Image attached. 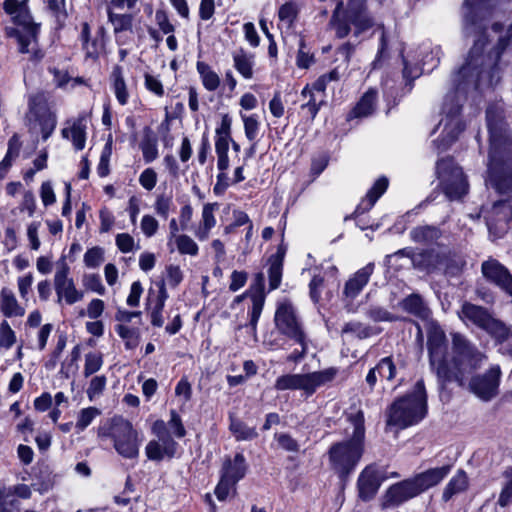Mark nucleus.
<instances>
[{
    "label": "nucleus",
    "instance_id": "f257e3e1",
    "mask_svg": "<svg viewBox=\"0 0 512 512\" xmlns=\"http://www.w3.org/2000/svg\"><path fill=\"white\" fill-rule=\"evenodd\" d=\"M489 0H465L463 15L464 35L475 36L466 62L453 75L455 91L448 93L444 99L442 112L445 115L444 128L439 138L433 141V148L440 154L446 151L464 131L465 124L460 118L466 94L471 90H483L497 85L501 79L499 61L503 52L512 44V24L505 35H501L503 25L494 23L491 30L497 36V42L490 46V35L482 22V12Z\"/></svg>",
    "mask_w": 512,
    "mask_h": 512
},
{
    "label": "nucleus",
    "instance_id": "f03ea898",
    "mask_svg": "<svg viewBox=\"0 0 512 512\" xmlns=\"http://www.w3.org/2000/svg\"><path fill=\"white\" fill-rule=\"evenodd\" d=\"M489 154L486 183L499 194H512V129L506 121L501 102L486 109Z\"/></svg>",
    "mask_w": 512,
    "mask_h": 512
},
{
    "label": "nucleus",
    "instance_id": "7ed1b4c3",
    "mask_svg": "<svg viewBox=\"0 0 512 512\" xmlns=\"http://www.w3.org/2000/svg\"><path fill=\"white\" fill-rule=\"evenodd\" d=\"M451 340L452 358L444 365L446 375L437 377L441 388L451 382H456L461 387L465 386L469 377L487 360L486 354L465 335L459 332L451 333Z\"/></svg>",
    "mask_w": 512,
    "mask_h": 512
},
{
    "label": "nucleus",
    "instance_id": "20e7f679",
    "mask_svg": "<svg viewBox=\"0 0 512 512\" xmlns=\"http://www.w3.org/2000/svg\"><path fill=\"white\" fill-rule=\"evenodd\" d=\"M353 431L347 440L334 443L328 451L331 468L345 483L356 469L365 450V419L359 410L348 417Z\"/></svg>",
    "mask_w": 512,
    "mask_h": 512
},
{
    "label": "nucleus",
    "instance_id": "39448f33",
    "mask_svg": "<svg viewBox=\"0 0 512 512\" xmlns=\"http://www.w3.org/2000/svg\"><path fill=\"white\" fill-rule=\"evenodd\" d=\"M427 414V393L423 379L418 380L410 393L396 399L387 410V426L400 429L419 423Z\"/></svg>",
    "mask_w": 512,
    "mask_h": 512
},
{
    "label": "nucleus",
    "instance_id": "423d86ee",
    "mask_svg": "<svg viewBox=\"0 0 512 512\" xmlns=\"http://www.w3.org/2000/svg\"><path fill=\"white\" fill-rule=\"evenodd\" d=\"M338 38H345L351 32L350 25L354 26V35L357 37L375 25V20L369 13L365 0H349L346 8L340 1L333 11L330 19Z\"/></svg>",
    "mask_w": 512,
    "mask_h": 512
},
{
    "label": "nucleus",
    "instance_id": "0eeeda50",
    "mask_svg": "<svg viewBox=\"0 0 512 512\" xmlns=\"http://www.w3.org/2000/svg\"><path fill=\"white\" fill-rule=\"evenodd\" d=\"M4 11L12 17L13 22L22 27V30L11 28L7 31L11 37H16L21 53H30L34 47L30 45L36 43L38 26L33 22L28 8V0H5L3 2Z\"/></svg>",
    "mask_w": 512,
    "mask_h": 512
},
{
    "label": "nucleus",
    "instance_id": "6e6552de",
    "mask_svg": "<svg viewBox=\"0 0 512 512\" xmlns=\"http://www.w3.org/2000/svg\"><path fill=\"white\" fill-rule=\"evenodd\" d=\"M98 436L112 439L115 450L124 458L133 459L139 454L137 431L122 417H114L109 424L99 427Z\"/></svg>",
    "mask_w": 512,
    "mask_h": 512
},
{
    "label": "nucleus",
    "instance_id": "1a4fd4ad",
    "mask_svg": "<svg viewBox=\"0 0 512 512\" xmlns=\"http://www.w3.org/2000/svg\"><path fill=\"white\" fill-rule=\"evenodd\" d=\"M436 173L443 192L450 200L462 198L468 192V182L461 167L456 165L453 158L439 159L436 163Z\"/></svg>",
    "mask_w": 512,
    "mask_h": 512
},
{
    "label": "nucleus",
    "instance_id": "9d476101",
    "mask_svg": "<svg viewBox=\"0 0 512 512\" xmlns=\"http://www.w3.org/2000/svg\"><path fill=\"white\" fill-rule=\"evenodd\" d=\"M274 321L279 332L301 345V354H305L306 336L294 306L288 301L280 303L276 309Z\"/></svg>",
    "mask_w": 512,
    "mask_h": 512
},
{
    "label": "nucleus",
    "instance_id": "9b49d317",
    "mask_svg": "<svg viewBox=\"0 0 512 512\" xmlns=\"http://www.w3.org/2000/svg\"><path fill=\"white\" fill-rule=\"evenodd\" d=\"M427 348L429 363L437 377H444V365L447 361V338L444 330L436 322H430L427 328Z\"/></svg>",
    "mask_w": 512,
    "mask_h": 512
},
{
    "label": "nucleus",
    "instance_id": "f8f14e48",
    "mask_svg": "<svg viewBox=\"0 0 512 512\" xmlns=\"http://www.w3.org/2000/svg\"><path fill=\"white\" fill-rule=\"evenodd\" d=\"M151 430L157 439L149 441L146 445L145 453L147 458L156 462H160L165 458H174L178 444L169 433L166 422L161 419L156 420Z\"/></svg>",
    "mask_w": 512,
    "mask_h": 512
},
{
    "label": "nucleus",
    "instance_id": "ddd939ff",
    "mask_svg": "<svg viewBox=\"0 0 512 512\" xmlns=\"http://www.w3.org/2000/svg\"><path fill=\"white\" fill-rule=\"evenodd\" d=\"M501 374L500 366L493 365L483 374L470 376L468 379L469 391L482 401L492 400L499 393Z\"/></svg>",
    "mask_w": 512,
    "mask_h": 512
},
{
    "label": "nucleus",
    "instance_id": "4468645a",
    "mask_svg": "<svg viewBox=\"0 0 512 512\" xmlns=\"http://www.w3.org/2000/svg\"><path fill=\"white\" fill-rule=\"evenodd\" d=\"M70 267L65 257H61L57 262V270L54 275V288L57 294V302L64 301L72 305L83 298V293L75 287L74 281L69 277Z\"/></svg>",
    "mask_w": 512,
    "mask_h": 512
},
{
    "label": "nucleus",
    "instance_id": "2eb2a0df",
    "mask_svg": "<svg viewBox=\"0 0 512 512\" xmlns=\"http://www.w3.org/2000/svg\"><path fill=\"white\" fill-rule=\"evenodd\" d=\"M486 225L490 234L497 238L502 237L510 229L512 222V206L506 200H500L493 204L485 215Z\"/></svg>",
    "mask_w": 512,
    "mask_h": 512
},
{
    "label": "nucleus",
    "instance_id": "dca6fc26",
    "mask_svg": "<svg viewBox=\"0 0 512 512\" xmlns=\"http://www.w3.org/2000/svg\"><path fill=\"white\" fill-rule=\"evenodd\" d=\"M484 279L512 297V274L509 269L497 259L489 257L481 264Z\"/></svg>",
    "mask_w": 512,
    "mask_h": 512
},
{
    "label": "nucleus",
    "instance_id": "f3484780",
    "mask_svg": "<svg viewBox=\"0 0 512 512\" xmlns=\"http://www.w3.org/2000/svg\"><path fill=\"white\" fill-rule=\"evenodd\" d=\"M383 481L382 472L375 465L366 466L357 480L358 496L362 501H370L377 494Z\"/></svg>",
    "mask_w": 512,
    "mask_h": 512
},
{
    "label": "nucleus",
    "instance_id": "a211bd4d",
    "mask_svg": "<svg viewBox=\"0 0 512 512\" xmlns=\"http://www.w3.org/2000/svg\"><path fill=\"white\" fill-rule=\"evenodd\" d=\"M255 288L253 291H246L242 295L237 296L234 299L235 303H240L246 296H250L252 301V308L249 312L250 322L249 326L253 332V335L256 336L257 323L260 318V315L263 310L264 302H265V294L263 292L264 286V276L262 273H258L255 278Z\"/></svg>",
    "mask_w": 512,
    "mask_h": 512
},
{
    "label": "nucleus",
    "instance_id": "6ab92c4d",
    "mask_svg": "<svg viewBox=\"0 0 512 512\" xmlns=\"http://www.w3.org/2000/svg\"><path fill=\"white\" fill-rule=\"evenodd\" d=\"M459 317L465 323H471L479 329L487 332L498 318L485 307L470 302H464L459 312Z\"/></svg>",
    "mask_w": 512,
    "mask_h": 512
},
{
    "label": "nucleus",
    "instance_id": "aec40b11",
    "mask_svg": "<svg viewBox=\"0 0 512 512\" xmlns=\"http://www.w3.org/2000/svg\"><path fill=\"white\" fill-rule=\"evenodd\" d=\"M417 496L418 493L416 492L410 478H408L391 485L387 489L383 497V507H398L401 504Z\"/></svg>",
    "mask_w": 512,
    "mask_h": 512
},
{
    "label": "nucleus",
    "instance_id": "412c9836",
    "mask_svg": "<svg viewBox=\"0 0 512 512\" xmlns=\"http://www.w3.org/2000/svg\"><path fill=\"white\" fill-rule=\"evenodd\" d=\"M451 471L450 465L427 469L410 477L418 495L441 483Z\"/></svg>",
    "mask_w": 512,
    "mask_h": 512
},
{
    "label": "nucleus",
    "instance_id": "4be33fe9",
    "mask_svg": "<svg viewBox=\"0 0 512 512\" xmlns=\"http://www.w3.org/2000/svg\"><path fill=\"white\" fill-rule=\"evenodd\" d=\"M377 374L381 380L392 382L396 379L397 368L393 356H386L381 358L378 363L372 367L365 378L370 391H373L377 383Z\"/></svg>",
    "mask_w": 512,
    "mask_h": 512
},
{
    "label": "nucleus",
    "instance_id": "5701e85b",
    "mask_svg": "<svg viewBox=\"0 0 512 512\" xmlns=\"http://www.w3.org/2000/svg\"><path fill=\"white\" fill-rule=\"evenodd\" d=\"M498 346V352L512 358V327L500 319L486 332Z\"/></svg>",
    "mask_w": 512,
    "mask_h": 512
},
{
    "label": "nucleus",
    "instance_id": "b1692460",
    "mask_svg": "<svg viewBox=\"0 0 512 512\" xmlns=\"http://www.w3.org/2000/svg\"><path fill=\"white\" fill-rule=\"evenodd\" d=\"M104 27H99L96 34L91 38L90 26L87 22L82 24V30L80 33V41L82 48L86 52V56L89 58L96 59L99 53L104 48Z\"/></svg>",
    "mask_w": 512,
    "mask_h": 512
},
{
    "label": "nucleus",
    "instance_id": "393cba45",
    "mask_svg": "<svg viewBox=\"0 0 512 512\" xmlns=\"http://www.w3.org/2000/svg\"><path fill=\"white\" fill-rule=\"evenodd\" d=\"M374 271V263H368L350 277L344 286L343 295L351 300L355 299L369 282Z\"/></svg>",
    "mask_w": 512,
    "mask_h": 512
},
{
    "label": "nucleus",
    "instance_id": "a878e982",
    "mask_svg": "<svg viewBox=\"0 0 512 512\" xmlns=\"http://www.w3.org/2000/svg\"><path fill=\"white\" fill-rule=\"evenodd\" d=\"M412 266L426 273H432L440 268L441 252L435 249H425L418 253L411 254Z\"/></svg>",
    "mask_w": 512,
    "mask_h": 512
},
{
    "label": "nucleus",
    "instance_id": "bb28decb",
    "mask_svg": "<svg viewBox=\"0 0 512 512\" xmlns=\"http://www.w3.org/2000/svg\"><path fill=\"white\" fill-rule=\"evenodd\" d=\"M401 309L408 314L421 320H427L431 315V310L423 297L418 293H412L399 302Z\"/></svg>",
    "mask_w": 512,
    "mask_h": 512
},
{
    "label": "nucleus",
    "instance_id": "cd10ccee",
    "mask_svg": "<svg viewBox=\"0 0 512 512\" xmlns=\"http://www.w3.org/2000/svg\"><path fill=\"white\" fill-rule=\"evenodd\" d=\"M247 464L245 457L242 453H237L234 459L226 458L221 469V476L230 481V483H237L246 474Z\"/></svg>",
    "mask_w": 512,
    "mask_h": 512
},
{
    "label": "nucleus",
    "instance_id": "c85d7f7f",
    "mask_svg": "<svg viewBox=\"0 0 512 512\" xmlns=\"http://www.w3.org/2000/svg\"><path fill=\"white\" fill-rule=\"evenodd\" d=\"M466 266L464 256L455 251H442L440 268H443L444 274L447 277L459 276Z\"/></svg>",
    "mask_w": 512,
    "mask_h": 512
},
{
    "label": "nucleus",
    "instance_id": "c756f323",
    "mask_svg": "<svg viewBox=\"0 0 512 512\" xmlns=\"http://www.w3.org/2000/svg\"><path fill=\"white\" fill-rule=\"evenodd\" d=\"M388 179L386 177H380L374 185L370 188V190L366 194V199H364L355 209L354 215L358 216L363 214L364 212L370 210L377 200L382 196V194L388 188Z\"/></svg>",
    "mask_w": 512,
    "mask_h": 512
},
{
    "label": "nucleus",
    "instance_id": "7c9ffc66",
    "mask_svg": "<svg viewBox=\"0 0 512 512\" xmlns=\"http://www.w3.org/2000/svg\"><path fill=\"white\" fill-rule=\"evenodd\" d=\"M0 300V309L5 317H22L25 314V309L20 306L15 293L10 288L1 289Z\"/></svg>",
    "mask_w": 512,
    "mask_h": 512
},
{
    "label": "nucleus",
    "instance_id": "2f4dec72",
    "mask_svg": "<svg viewBox=\"0 0 512 512\" xmlns=\"http://www.w3.org/2000/svg\"><path fill=\"white\" fill-rule=\"evenodd\" d=\"M338 374V369L330 367L321 371L305 374L307 384V396L315 393L316 389L334 380Z\"/></svg>",
    "mask_w": 512,
    "mask_h": 512
},
{
    "label": "nucleus",
    "instance_id": "473e14b6",
    "mask_svg": "<svg viewBox=\"0 0 512 512\" xmlns=\"http://www.w3.org/2000/svg\"><path fill=\"white\" fill-rule=\"evenodd\" d=\"M442 236V231L434 225L416 226L410 231V238L415 243L434 244Z\"/></svg>",
    "mask_w": 512,
    "mask_h": 512
},
{
    "label": "nucleus",
    "instance_id": "72a5a7b5",
    "mask_svg": "<svg viewBox=\"0 0 512 512\" xmlns=\"http://www.w3.org/2000/svg\"><path fill=\"white\" fill-rule=\"evenodd\" d=\"M50 113H53V111L50 109L44 93H36L29 96L27 113V119L29 121L46 116Z\"/></svg>",
    "mask_w": 512,
    "mask_h": 512
},
{
    "label": "nucleus",
    "instance_id": "f704fd0d",
    "mask_svg": "<svg viewBox=\"0 0 512 512\" xmlns=\"http://www.w3.org/2000/svg\"><path fill=\"white\" fill-rule=\"evenodd\" d=\"M145 163H151L158 157L157 136L151 127L143 129V138L139 145Z\"/></svg>",
    "mask_w": 512,
    "mask_h": 512
},
{
    "label": "nucleus",
    "instance_id": "c9c22d12",
    "mask_svg": "<svg viewBox=\"0 0 512 512\" xmlns=\"http://www.w3.org/2000/svg\"><path fill=\"white\" fill-rule=\"evenodd\" d=\"M274 388L278 391L303 390L307 395V384L305 374H285L278 377Z\"/></svg>",
    "mask_w": 512,
    "mask_h": 512
},
{
    "label": "nucleus",
    "instance_id": "e433bc0d",
    "mask_svg": "<svg viewBox=\"0 0 512 512\" xmlns=\"http://www.w3.org/2000/svg\"><path fill=\"white\" fill-rule=\"evenodd\" d=\"M468 488V477L464 470L460 469L450 479L442 493V500L448 502L454 495L464 492Z\"/></svg>",
    "mask_w": 512,
    "mask_h": 512
},
{
    "label": "nucleus",
    "instance_id": "4c0bfd02",
    "mask_svg": "<svg viewBox=\"0 0 512 512\" xmlns=\"http://www.w3.org/2000/svg\"><path fill=\"white\" fill-rule=\"evenodd\" d=\"M233 61L235 69L245 78L253 77L254 56L240 48L233 52Z\"/></svg>",
    "mask_w": 512,
    "mask_h": 512
},
{
    "label": "nucleus",
    "instance_id": "58836bf2",
    "mask_svg": "<svg viewBox=\"0 0 512 512\" xmlns=\"http://www.w3.org/2000/svg\"><path fill=\"white\" fill-rule=\"evenodd\" d=\"M342 333L353 334L358 339L363 340L379 334L380 330L360 321H350L343 326Z\"/></svg>",
    "mask_w": 512,
    "mask_h": 512
},
{
    "label": "nucleus",
    "instance_id": "ea45409f",
    "mask_svg": "<svg viewBox=\"0 0 512 512\" xmlns=\"http://www.w3.org/2000/svg\"><path fill=\"white\" fill-rule=\"evenodd\" d=\"M112 87L118 102L125 105L128 101L129 94L127 91L126 83L123 78L122 67L117 65L113 68L111 73Z\"/></svg>",
    "mask_w": 512,
    "mask_h": 512
},
{
    "label": "nucleus",
    "instance_id": "a19ab883",
    "mask_svg": "<svg viewBox=\"0 0 512 512\" xmlns=\"http://www.w3.org/2000/svg\"><path fill=\"white\" fill-rule=\"evenodd\" d=\"M108 21L112 24L113 32L118 35L122 32L132 31L133 28V15L132 14H118L111 9L107 10Z\"/></svg>",
    "mask_w": 512,
    "mask_h": 512
},
{
    "label": "nucleus",
    "instance_id": "79ce46f5",
    "mask_svg": "<svg viewBox=\"0 0 512 512\" xmlns=\"http://www.w3.org/2000/svg\"><path fill=\"white\" fill-rule=\"evenodd\" d=\"M71 138L76 150H82L86 142V117L79 115L70 127Z\"/></svg>",
    "mask_w": 512,
    "mask_h": 512
},
{
    "label": "nucleus",
    "instance_id": "37998d69",
    "mask_svg": "<svg viewBox=\"0 0 512 512\" xmlns=\"http://www.w3.org/2000/svg\"><path fill=\"white\" fill-rule=\"evenodd\" d=\"M377 93L370 89L368 90L356 104L352 113L355 117H366L372 114L375 107Z\"/></svg>",
    "mask_w": 512,
    "mask_h": 512
},
{
    "label": "nucleus",
    "instance_id": "c03bdc74",
    "mask_svg": "<svg viewBox=\"0 0 512 512\" xmlns=\"http://www.w3.org/2000/svg\"><path fill=\"white\" fill-rule=\"evenodd\" d=\"M196 68L201 76L203 86L208 91H215L220 85L219 76L205 62L198 61Z\"/></svg>",
    "mask_w": 512,
    "mask_h": 512
},
{
    "label": "nucleus",
    "instance_id": "a18cd8bd",
    "mask_svg": "<svg viewBox=\"0 0 512 512\" xmlns=\"http://www.w3.org/2000/svg\"><path fill=\"white\" fill-rule=\"evenodd\" d=\"M230 431L238 441L253 440L258 436L254 427L247 426L244 422L230 416Z\"/></svg>",
    "mask_w": 512,
    "mask_h": 512
},
{
    "label": "nucleus",
    "instance_id": "49530a36",
    "mask_svg": "<svg viewBox=\"0 0 512 512\" xmlns=\"http://www.w3.org/2000/svg\"><path fill=\"white\" fill-rule=\"evenodd\" d=\"M313 90L314 89H312L309 85H306L301 92L302 97L309 98L307 102L301 105V110L306 111L311 120H313L316 117L320 110V107L325 103L324 100L316 102V99L312 93Z\"/></svg>",
    "mask_w": 512,
    "mask_h": 512
},
{
    "label": "nucleus",
    "instance_id": "de8ad7c7",
    "mask_svg": "<svg viewBox=\"0 0 512 512\" xmlns=\"http://www.w3.org/2000/svg\"><path fill=\"white\" fill-rule=\"evenodd\" d=\"M117 334L125 341L126 349H134L139 344V329L130 328L123 324L115 326Z\"/></svg>",
    "mask_w": 512,
    "mask_h": 512
},
{
    "label": "nucleus",
    "instance_id": "09e8293b",
    "mask_svg": "<svg viewBox=\"0 0 512 512\" xmlns=\"http://www.w3.org/2000/svg\"><path fill=\"white\" fill-rule=\"evenodd\" d=\"M103 365V355L100 352H89L85 355L83 374L89 377L98 372Z\"/></svg>",
    "mask_w": 512,
    "mask_h": 512
},
{
    "label": "nucleus",
    "instance_id": "8fccbe9b",
    "mask_svg": "<svg viewBox=\"0 0 512 512\" xmlns=\"http://www.w3.org/2000/svg\"><path fill=\"white\" fill-rule=\"evenodd\" d=\"M40 126L43 141H46L54 132L57 125V116L55 112L47 114L46 116L34 119Z\"/></svg>",
    "mask_w": 512,
    "mask_h": 512
},
{
    "label": "nucleus",
    "instance_id": "3c124183",
    "mask_svg": "<svg viewBox=\"0 0 512 512\" xmlns=\"http://www.w3.org/2000/svg\"><path fill=\"white\" fill-rule=\"evenodd\" d=\"M22 147V142L20 140V136L18 134H13L11 138L8 140V148L5 157L2 162H4L3 166L11 167L13 161L19 156L20 150Z\"/></svg>",
    "mask_w": 512,
    "mask_h": 512
},
{
    "label": "nucleus",
    "instance_id": "603ef678",
    "mask_svg": "<svg viewBox=\"0 0 512 512\" xmlns=\"http://www.w3.org/2000/svg\"><path fill=\"white\" fill-rule=\"evenodd\" d=\"M506 479L498 498V505L507 507L512 504V468H508L504 472Z\"/></svg>",
    "mask_w": 512,
    "mask_h": 512
},
{
    "label": "nucleus",
    "instance_id": "864d4df0",
    "mask_svg": "<svg viewBox=\"0 0 512 512\" xmlns=\"http://www.w3.org/2000/svg\"><path fill=\"white\" fill-rule=\"evenodd\" d=\"M175 243L180 254L196 256L198 254L197 243L188 235L182 234L176 237Z\"/></svg>",
    "mask_w": 512,
    "mask_h": 512
},
{
    "label": "nucleus",
    "instance_id": "5fc2aeb1",
    "mask_svg": "<svg viewBox=\"0 0 512 512\" xmlns=\"http://www.w3.org/2000/svg\"><path fill=\"white\" fill-rule=\"evenodd\" d=\"M366 316L374 322H395L399 319L398 316L390 313L387 309L380 306H371L367 310Z\"/></svg>",
    "mask_w": 512,
    "mask_h": 512
},
{
    "label": "nucleus",
    "instance_id": "6e6d98bb",
    "mask_svg": "<svg viewBox=\"0 0 512 512\" xmlns=\"http://www.w3.org/2000/svg\"><path fill=\"white\" fill-rule=\"evenodd\" d=\"M48 9L55 16L57 24L62 27L67 19V11L65 8V0H43Z\"/></svg>",
    "mask_w": 512,
    "mask_h": 512
},
{
    "label": "nucleus",
    "instance_id": "4d7b16f0",
    "mask_svg": "<svg viewBox=\"0 0 512 512\" xmlns=\"http://www.w3.org/2000/svg\"><path fill=\"white\" fill-rule=\"evenodd\" d=\"M99 414L100 411L96 407H88L82 409L79 412L75 427L79 432L84 431Z\"/></svg>",
    "mask_w": 512,
    "mask_h": 512
},
{
    "label": "nucleus",
    "instance_id": "13d9d810",
    "mask_svg": "<svg viewBox=\"0 0 512 512\" xmlns=\"http://www.w3.org/2000/svg\"><path fill=\"white\" fill-rule=\"evenodd\" d=\"M403 78L406 81V85L409 86V91L412 89V83L415 79L420 77L422 74L421 68L417 64H411L403 55Z\"/></svg>",
    "mask_w": 512,
    "mask_h": 512
},
{
    "label": "nucleus",
    "instance_id": "bf43d9fd",
    "mask_svg": "<svg viewBox=\"0 0 512 512\" xmlns=\"http://www.w3.org/2000/svg\"><path fill=\"white\" fill-rule=\"evenodd\" d=\"M283 264L279 260L269 261L268 278L269 290L277 289L281 284Z\"/></svg>",
    "mask_w": 512,
    "mask_h": 512
},
{
    "label": "nucleus",
    "instance_id": "052dcab7",
    "mask_svg": "<svg viewBox=\"0 0 512 512\" xmlns=\"http://www.w3.org/2000/svg\"><path fill=\"white\" fill-rule=\"evenodd\" d=\"M340 79V73L337 68L331 70L328 73L321 75L313 84L310 86L315 91L324 93L328 83L337 82Z\"/></svg>",
    "mask_w": 512,
    "mask_h": 512
},
{
    "label": "nucleus",
    "instance_id": "680f3d73",
    "mask_svg": "<svg viewBox=\"0 0 512 512\" xmlns=\"http://www.w3.org/2000/svg\"><path fill=\"white\" fill-rule=\"evenodd\" d=\"M298 15V7L294 2H286L278 11L279 19L291 26Z\"/></svg>",
    "mask_w": 512,
    "mask_h": 512
},
{
    "label": "nucleus",
    "instance_id": "e2e57ef3",
    "mask_svg": "<svg viewBox=\"0 0 512 512\" xmlns=\"http://www.w3.org/2000/svg\"><path fill=\"white\" fill-rule=\"evenodd\" d=\"M104 261V250L101 247H93L84 254V263L88 268H96Z\"/></svg>",
    "mask_w": 512,
    "mask_h": 512
},
{
    "label": "nucleus",
    "instance_id": "0e129e2a",
    "mask_svg": "<svg viewBox=\"0 0 512 512\" xmlns=\"http://www.w3.org/2000/svg\"><path fill=\"white\" fill-rule=\"evenodd\" d=\"M16 342L15 332L10 327L9 323L4 320L0 324V347L10 349Z\"/></svg>",
    "mask_w": 512,
    "mask_h": 512
},
{
    "label": "nucleus",
    "instance_id": "69168bd1",
    "mask_svg": "<svg viewBox=\"0 0 512 512\" xmlns=\"http://www.w3.org/2000/svg\"><path fill=\"white\" fill-rule=\"evenodd\" d=\"M167 429L177 437L183 438L186 435V429L182 423L180 415L176 412V410L170 411V420L166 423Z\"/></svg>",
    "mask_w": 512,
    "mask_h": 512
},
{
    "label": "nucleus",
    "instance_id": "338daca9",
    "mask_svg": "<svg viewBox=\"0 0 512 512\" xmlns=\"http://www.w3.org/2000/svg\"><path fill=\"white\" fill-rule=\"evenodd\" d=\"M107 379L104 375L95 376L91 379L89 383V387L87 388V396L89 400H93L94 398L100 396L106 387Z\"/></svg>",
    "mask_w": 512,
    "mask_h": 512
},
{
    "label": "nucleus",
    "instance_id": "774afa93",
    "mask_svg": "<svg viewBox=\"0 0 512 512\" xmlns=\"http://www.w3.org/2000/svg\"><path fill=\"white\" fill-rule=\"evenodd\" d=\"M314 62V56L309 50H306L304 39H300L299 50L297 54L296 64L299 68L307 69Z\"/></svg>",
    "mask_w": 512,
    "mask_h": 512
}]
</instances>
